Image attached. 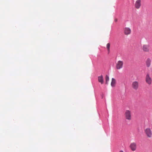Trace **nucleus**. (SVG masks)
I'll use <instances>...</instances> for the list:
<instances>
[{
  "label": "nucleus",
  "mask_w": 152,
  "mask_h": 152,
  "mask_svg": "<svg viewBox=\"0 0 152 152\" xmlns=\"http://www.w3.org/2000/svg\"><path fill=\"white\" fill-rule=\"evenodd\" d=\"M126 118L128 120H130L132 118V115L131 111L129 110H126L125 113Z\"/></svg>",
  "instance_id": "1"
},
{
  "label": "nucleus",
  "mask_w": 152,
  "mask_h": 152,
  "mask_svg": "<svg viewBox=\"0 0 152 152\" xmlns=\"http://www.w3.org/2000/svg\"><path fill=\"white\" fill-rule=\"evenodd\" d=\"M145 132L148 137L151 138L152 137V132L150 128H148L146 129L145 130Z\"/></svg>",
  "instance_id": "2"
},
{
  "label": "nucleus",
  "mask_w": 152,
  "mask_h": 152,
  "mask_svg": "<svg viewBox=\"0 0 152 152\" xmlns=\"http://www.w3.org/2000/svg\"><path fill=\"white\" fill-rule=\"evenodd\" d=\"M132 88L134 90H137L139 87V83L138 82L134 81L132 82Z\"/></svg>",
  "instance_id": "3"
},
{
  "label": "nucleus",
  "mask_w": 152,
  "mask_h": 152,
  "mask_svg": "<svg viewBox=\"0 0 152 152\" xmlns=\"http://www.w3.org/2000/svg\"><path fill=\"white\" fill-rule=\"evenodd\" d=\"M123 61H119L117 62L116 64V68L118 69H119L123 67Z\"/></svg>",
  "instance_id": "4"
},
{
  "label": "nucleus",
  "mask_w": 152,
  "mask_h": 152,
  "mask_svg": "<svg viewBox=\"0 0 152 152\" xmlns=\"http://www.w3.org/2000/svg\"><path fill=\"white\" fill-rule=\"evenodd\" d=\"M143 51L145 52H149L150 51L149 46L148 45H144L142 47Z\"/></svg>",
  "instance_id": "5"
},
{
  "label": "nucleus",
  "mask_w": 152,
  "mask_h": 152,
  "mask_svg": "<svg viewBox=\"0 0 152 152\" xmlns=\"http://www.w3.org/2000/svg\"><path fill=\"white\" fill-rule=\"evenodd\" d=\"M145 81L148 84L150 85L151 84L152 79L149 75L148 74H147L146 76Z\"/></svg>",
  "instance_id": "6"
},
{
  "label": "nucleus",
  "mask_w": 152,
  "mask_h": 152,
  "mask_svg": "<svg viewBox=\"0 0 152 152\" xmlns=\"http://www.w3.org/2000/svg\"><path fill=\"white\" fill-rule=\"evenodd\" d=\"M124 32L126 35H128L130 34L131 32V29L128 27H125L124 29Z\"/></svg>",
  "instance_id": "7"
},
{
  "label": "nucleus",
  "mask_w": 152,
  "mask_h": 152,
  "mask_svg": "<svg viewBox=\"0 0 152 152\" xmlns=\"http://www.w3.org/2000/svg\"><path fill=\"white\" fill-rule=\"evenodd\" d=\"M130 147L132 151H135L137 148V145L135 142L132 143L130 145Z\"/></svg>",
  "instance_id": "8"
},
{
  "label": "nucleus",
  "mask_w": 152,
  "mask_h": 152,
  "mask_svg": "<svg viewBox=\"0 0 152 152\" xmlns=\"http://www.w3.org/2000/svg\"><path fill=\"white\" fill-rule=\"evenodd\" d=\"M151 59L150 58H148L146 59L145 63L147 67H149L151 66Z\"/></svg>",
  "instance_id": "9"
},
{
  "label": "nucleus",
  "mask_w": 152,
  "mask_h": 152,
  "mask_svg": "<svg viewBox=\"0 0 152 152\" xmlns=\"http://www.w3.org/2000/svg\"><path fill=\"white\" fill-rule=\"evenodd\" d=\"M141 5V1L140 0H137L135 3V7L137 9H139Z\"/></svg>",
  "instance_id": "10"
},
{
  "label": "nucleus",
  "mask_w": 152,
  "mask_h": 152,
  "mask_svg": "<svg viewBox=\"0 0 152 152\" xmlns=\"http://www.w3.org/2000/svg\"><path fill=\"white\" fill-rule=\"evenodd\" d=\"M98 81L101 84L103 83V78L102 75L98 77Z\"/></svg>",
  "instance_id": "11"
},
{
  "label": "nucleus",
  "mask_w": 152,
  "mask_h": 152,
  "mask_svg": "<svg viewBox=\"0 0 152 152\" xmlns=\"http://www.w3.org/2000/svg\"><path fill=\"white\" fill-rule=\"evenodd\" d=\"M116 83V80L114 78L112 79V81L111 83V85L112 87H114L115 86Z\"/></svg>",
  "instance_id": "12"
},
{
  "label": "nucleus",
  "mask_w": 152,
  "mask_h": 152,
  "mask_svg": "<svg viewBox=\"0 0 152 152\" xmlns=\"http://www.w3.org/2000/svg\"><path fill=\"white\" fill-rule=\"evenodd\" d=\"M110 43H108L106 45V48L107 49L108 53H109L110 51Z\"/></svg>",
  "instance_id": "13"
},
{
  "label": "nucleus",
  "mask_w": 152,
  "mask_h": 152,
  "mask_svg": "<svg viewBox=\"0 0 152 152\" xmlns=\"http://www.w3.org/2000/svg\"><path fill=\"white\" fill-rule=\"evenodd\" d=\"M105 80H106V84H108V82L109 80V76H108L107 75H106L105 77Z\"/></svg>",
  "instance_id": "14"
},
{
  "label": "nucleus",
  "mask_w": 152,
  "mask_h": 152,
  "mask_svg": "<svg viewBox=\"0 0 152 152\" xmlns=\"http://www.w3.org/2000/svg\"><path fill=\"white\" fill-rule=\"evenodd\" d=\"M119 152H124L122 151H120Z\"/></svg>",
  "instance_id": "15"
}]
</instances>
